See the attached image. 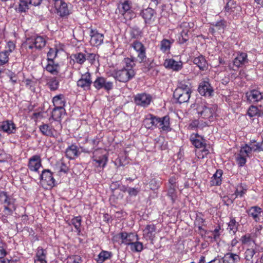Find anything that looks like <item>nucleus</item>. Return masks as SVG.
<instances>
[{
    "instance_id": "f257e3e1",
    "label": "nucleus",
    "mask_w": 263,
    "mask_h": 263,
    "mask_svg": "<svg viewBox=\"0 0 263 263\" xmlns=\"http://www.w3.org/2000/svg\"><path fill=\"white\" fill-rule=\"evenodd\" d=\"M196 110L199 118L206 120L204 122L206 125L213 121L216 114V108L214 106L201 103L197 104Z\"/></svg>"
},
{
    "instance_id": "f03ea898",
    "label": "nucleus",
    "mask_w": 263,
    "mask_h": 263,
    "mask_svg": "<svg viewBox=\"0 0 263 263\" xmlns=\"http://www.w3.org/2000/svg\"><path fill=\"white\" fill-rule=\"evenodd\" d=\"M15 199L9 196L4 191L0 192V202L4 204V213L7 215H12L15 211Z\"/></svg>"
},
{
    "instance_id": "7ed1b4c3",
    "label": "nucleus",
    "mask_w": 263,
    "mask_h": 263,
    "mask_svg": "<svg viewBox=\"0 0 263 263\" xmlns=\"http://www.w3.org/2000/svg\"><path fill=\"white\" fill-rule=\"evenodd\" d=\"M136 72L133 68H123L120 70H115L112 73V77L120 82L126 83L132 79Z\"/></svg>"
},
{
    "instance_id": "20e7f679",
    "label": "nucleus",
    "mask_w": 263,
    "mask_h": 263,
    "mask_svg": "<svg viewBox=\"0 0 263 263\" xmlns=\"http://www.w3.org/2000/svg\"><path fill=\"white\" fill-rule=\"evenodd\" d=\"M25 44L30 49L34 48L36 49L41 50L46 45V41L43 36L34 35L27 37Z\"/></svg>"
},
{
    "instance_id": "39448f33",
    "label": "nucleus",
    "mask_w": 263,
    "mask_h": 263,
    "mask_svg": "<svg viewBox=\"0 0 263 263\" xmlns=\"http://www.w3.org/2000/svg\"><path fill=\"white\" fill-rule=\"evenodd\" d=\"M131 8L132 2L128 0L124 1L118 6L119 13L126 20H130L134 15V13L131 10Z\"/></svg>"
},
{
    "instance_id": "423d86ee",
    "label": "nucleus",
    "mask_w": 263,
    "mask_h": 263,
    "mask_svg": "<svg viewBox=\"0 0 263 263\" xmlns=\"http://www.w3.org/2000/svg\"><path fill=\"white\" fill-rule=\"evenodd\" d=\"M94 87L98 90L104 88L106 91H109L113 88V83L106 81L105 78L102 77H97L93 82Z\"/></svg>"
},
{
    "instance_id": "0eeeda50",
    "label": "nucleus",
    "mask_w": 263,
    "mask_h": 263,
    "mask_svg": "<svg viewBox=\"0 0 263 263\" xmlns=\"http://www.w3.org/2000/svg\"><path fill=\"white\" fill-rule=\"evenodd\" d=\"M134 100L137 105L145 107L150 104L152 97L145 93H138L134 96Z\"/></svg>"
},
{
    "instance_id": "6e6552de",
    "label": "nucleus",
    "mask_w": 263,
    "mask_h": 263,
    "mask_svg": "<svg viewBox=\"0 0 263 263\" xmlns=\"http://www.w3.org/2000/svg\"><path fill=\"white\" fill-rule=\"evenodd\" d=\"M92 83L91 74L89 72L82 74L81 78L77 81L78 86L81 87L84 90H89Z\"/></svg>"
},
{
    "instance_id": "1a4fd4ad",
    "label": "nucleus",
    "mask_w": 263,
    "mask_h": 263,
    "mask_svg": "<svg viewBox=\"0 0 263 263\" xmlns=\"http://www.w3.org/2000/svg\"><path fill=\"white\" fill-rule=\"evenodd\" d=\"M191 92L184 91L181 89H175L173 93V97L180 104L187 102L191 96Z\"/></svg>"
},
{
    "instance_id": "9d476101",
    "label": "nucleus",
    "mask_w": 263,
    "mask_h": 263,
    "mask_svg": "<svg viewBox=\"0 0 263 263\" xmlns=\"http://www.w3.org/2000/svg\"><path fill=\"white\" fill-rule=\"evenodd\" d=\"M133 47L137 52V58L140 63L144 62L146 59L145 48L144 45L139 41H135L133 43Z\"/></svg>"
},
{
    "instance_id": "9b49d317",
    "label": "nucleus",
    "mask_w": 263,
    "mask_h": 263,
    "mask_svg": "<svg viewBox=\"0 0 263 263\" xmlns=\"http://www.w3.org/2000/svg\"><path fill=\"white\" fill-rule=\"evenodd\" d=\"M190 140L192 143L196 148H203V149L202 151V152H204L205 154H207L208 153V151L205 148L206 146L205 140L202 137L198 134L192 135L191 136Z\"/></svg>"
},
{
    "instance_id": "f8f14e48",
    "label": "nucleus",
    "mask_w": 263,
    "mask_h": 263,
    "mask_svg": "<svg viewBox=\"0 0 263 263\" xmlns=\"http://www.w3.org/2000/svg\"><path fill=\"white\" fill-rule=\"evenodd\" d=\"M54 7L57 11V14L61 17L67 16L70 13V10L68 4L64 1H60V2L58 1Z\"/></svg>"
},
{
    "instance_id": "ddd939ff",
    "label": "nucleus",
    "mask_w": 263,
    "mask_h": 263,
    "mask_svg": "<svg viewBox=\"0 0 263 263\" xmlns=\"http://www.w3.org/2000/svg\"><path fill=\"white\" fill-rule=\"evenodd\" d=\"M41 181L45 184L53 186L55 185V180L52 173L48 169L44 170L40 176Z\"/></svg>"
},
{
    "instance_id": "4468645a",
    "label": "nucleus",
    "mask_w": 263,
    "mask_h": 263,
    "mask_svg": "<svg viewBox=\"0 0 263 263\" xmlns=\"http://www.w3.org/2000/svg\"><path fill=\"white\" fill-rule=\"evenodd\" d=\"M41 166L42 160L40 155H33L29 159L28 167L30 171L37 172Z\"/></svg>"
},
{
    "instance_id": "2eb2a0df",
    "label": "nucleus",
    "mask_w": 263,
    "mask_h": 263,
    "mask_svg": "<svg viewBox=\"0 0 263 263\" xmlns=\"http://www.w3.org/2000/svg\"><path fill=\"white\" fill-rule=\"evenodd\" d=\"M248 101L251 103L257 102L263 99V93L256 89L251 90L246 93Z\"/></svg>"
},
{
    "instance_id": "dca6fc26",
    "label": "nucleus",
    "mask_w": 263,
    "mask_h": 263,
    "mask_svg": "<svg viewBox=\"0 0 263 263\" xmlns=\"http://www.w3.org/2000/svg\"><path fill=\"white\" fill-rule=\"evenodd\" d=\"M91 37L90 43L91 45L98 46L103 43L104 39V35L100 33L97 30L91 29L90 32Z\"/></svg>"
},
{
    "instance_id": "f3484780",
    "label": "nucleus",
    "mask_w": 263,
    "mask_h": 263,
    "mask_svg": "<svg viewBox=\"0 0 263 263\" xmlns=\"http://www.w3.org/2000/svg\"><path fill=\"white\" fill-rule=\"evenodd\" d=\"M0 128L8 134H14L16 127L12 120H6L0 123Z\"/></svg>"
},
{
    "instance_id": "a211bd4d",
    "label": "nucleus",
    "mask_w": 263,
    "mask_h": 263,
    "mask_svg": "<svg viewBox=\"0 0 263 263\" xmlns=\"http://www.w3.org/2000/svg\"><path fill=\"white\" fill-rule=\"evenodd\" d=\"M156 14L154 9L147 8L141 11L140 15L144 20L145 24H151L154 20V15Z\"/></svg>"
},
{
    "instance_id": "6ab92c4d",
    "label": "nucleus",
    "mask_w": 263,
    "mask_h": 263,
    "mask_svg": "<svg viewBox=\"0 0 263 263\" xmlns=\"http://www.w3.org/2000/svg\"><path fill=\"white\" fill-rule=\"evenodd\" d=\"M211 25L212 27L210 28L209 30L212 33H214L216 32H218L220 33H223L227 27V22L224 20H221L217 22H213L211 23Z\"/></svg>"
},
{
    "instance_id": "aec40b11",
    "label": "nucleus",
    "mask_w": 263,
    "mask_h": 263,
    "mask_svg": "<svg viewBox=\"0 0 263 263\" xmlns=\"http://www.w3.org/2000/svg\"><path fill=\"white\" fill-rule=\"evenodd\" d=\"M198 90L201 95L205 97H211L213 92V89L210 83L205 81L200 84Z\"/></svg>"
},
{
    "instance_id": "412c9836",
    "label": "nucleus",
    "mask_w": 263,
    "mask_h": 263,
    "mask_svg": "<svg viewBox=\"0 0 263 263\" xmlns=\"http://www.w3.org/2000/svg\"><path fill=\"white\" fill-rule=\"evenodd\" d=\"M164 65L166 68L171 69L176 71H179L182 68V62L176 61L173 59L165 60Z\"/></svg>"
},
{
    "instance_id": "4be33fe9",
    "label": "nucleus",
    "mask_w": 263,
    "mask_h": 263,
    "mask_svg": "<svg viewBox=\"0 0 263 263\" xmlns=\"http://www.w3.org/2000/svg\"><path fill=\"white\" fill-rule=\"evenodd\" d=\"M81 154L76 144H71L69 146L65 151V155L69 159H74Z\"/></svg>"
},
{
    "instance_id": "5701e85b",
    "label": "nucleus",
    "mask_w": 263,
    "mask_h": 263,
    "mask_svg": "<svg viewBox=\"0 0 263 263\" xmlns=\"http://www.w3.org/2000/svg\"><path fill=\"white\" fill-rule=\"evenodd\" d=\"M221 259L222 263H239L240 261V257L236 253L229 252L225 254Z\"/></svg>"
},
{
    "instance_id": "b1692460",
    "label": "nucleus",
    "mask_w": 263,
    "mask_h": 263,
    "mask_svg": "<svg viewBox=\"0 0 263 263\" xmlns=\"http://www.w3.org/2000/svg\"><path fill=\"white\" fill-rule=\"evenodd\" d=\"M193 63L196 64L200 70L205 71L208 68V64L204 56L200 55L193 60Z\"/></svg>"
},
{
    "instance_id": "393cba45",
    "label": "nucleus",
    "mask_w": 263,
    "mask_h": 263,
    "mask_svg": "<svg viewBox=\"0 0 263 263\" xmlns=\"http://www.w3.org/2000/svg\"><path fill=\"white\" fill-rule=\"evenodd\" d=\"M156 227L154 224L147 225L143 230V236L147 239L153 240L155 237Z\"/></svg>"
},
{
    "instance_id": "a878e982",
    "label": "nucleus",
    "mask_w": 263,
    "mask_h": 263,
    "mask_svg": "<svg viewBox=\"0 0 263 263\" xmlns=\"http://www.w3.org/2000/svg\"><path fill=\"white\" fill-rule=\"evenodd\" d=\"M248 62L247 54L242 52L238 54L233 61V65L236 68H239L241 65Z\"/></svg>"
},
{
    "instance_id": "bb28decb",
    "label": "nucleus",
    "mask_w": 263,
    "mask_h": 263,
    "mask_svg": "<svg viewBox=\"0 0 263 263\" xmlns=\"http://www.w3.org/2000/svg\"><path fill=\"white\" fill-rule=\"evenodd\" d=\"M39 129L42 134L46 136L53 137L55 130L52 127L48 124H43L39 126Z\"/></svg>"
},
{
    "instance_id": "cd10ccee",
    "label": "nucleus",
    "mask_w": 263,
    "mask_h": 263,
    "mask_svg": "<svg viewBox=\"0 0 263 263\" xmlns=\"http://www.w3.org/2000/svg\"><path fill=\"white\" fill-rule=\"evenodd\" d=\"M261 212V209L257 206H252L247 211V213L249 216L252 217L256 222H258L259 220L258 215L260 214Z\"/></svg>"
},
{
    "instance_id": "c85d7f7f",
    "label": "nucleus",
    "mask_w": 263,
    "mask_h": 263,
    "mask_svg": "<svg viewBox=\"0 0 263 263\" xmlns=\"http://www.w3.org/2000/svg\"><path fill=\"white\" fill-rule=\"evenodd\" d=\"M222 171L221 170H218L216 173L213 175L210 181L211 186L219 185L221 184V176Z\"/></svg>"
},
{
    "instance_id": "c756f323",
    "label": "nucleus",
    "mask_w": 263,
    "mask_h": 263,
    "mask_svg": "<svg viewBox=\"0 0 263 263\" xmlns=\"http://www.w3.org/2000/svg\"><path fill=\"white\" fill-rule=\"evenodd\" d=\"M174 40L173 39L168 40L166 39H163L160 45V49L161 51L164 53L168 52L171 47L172 44L174 43Z\"/></svg>"
},
{
    "instance_id": "7c9ffc66",
    "label": "nucleus",
    "mask_w": 263,
    "mask_h": 263,
    "mask_svg": "<svg viewBox=\"0 0 263 263\" xmlns=\"http://www.w3.org/2000/svg\"><path fill=\"white\" fill-rule=\"evenodd\" d=\"M85 52H77L71 55V59L74 63L80 65L83 64L86 61Z\"/></svg>"
},
{
    "instance_id": "2f4dec72",
    "label": "nucleus",
    "mask_w": 263,
    "mask_h": 263,
    "mask_svg": "<svg viewBox=\"0 0 263 263\" xmlns=\"http://www.w3.org/2000/svg\"><path fill=\"white\" fill-rule=\"evenodd\" d=\"M93 161L97 164V166L103 168L105 166L108 161V156L106 155H103L99 157L93 156Z\"/></svg>"
},
{
    "instance_id": "473e14b6",
    "label": "nucleus",
    "mask_w": 263,
    "mask_h": 263,
    "mask_svg": "<svg viewBox=\"0 0 263 263\" xmlns=\"http://www.w3.org/2000/svg\"><path fill=\"white\" fill-rule=\"evenodd\" d=\"M52 102L54 106V108L64 109V107L65 106V101L62 95L54 97L52 99Z\"/></svg>"
},
{
    "instance_id": "72a5a7b5",
    "label": "nucleus",
    "mask_w": 263,
    "mask_h": 263,
    "mask_svg": "<svg viewBox=\"0 0 263 263\" xmlns=\"http://www.w3.org/2000/svg\"><path fill=\"white\" fill-rule=\"evenodd\" d=\"M59 64H55L53 61H48V64L46 65V70L53 75H57L59 73Z\"/></svg>"
},
{
    "instance_id": "f704fd0d",
    "label": "nucleus",
    "mask_w": 263,
    "mask_h": 263,
    "mask_svg": "<svg viewBox=\"0 0 263 263\" xmlns=\"http://www.w3.org/2000/svg\"><path fill=\"white\" fill-rule=\"evenodd\" d=\"M176 89H181L184 91L192 92L191 84L188 80H183L178 82Z\"/></svg>"
},
{
    "instance_id": "c9c22d12",
    "label": "nucleus",
    "mask_w": 263,
    "mask_h": 263,
    "mask_svg": "<svg viewBox=\"0 0 263 263\" xmlns=\"http://www.w3.org/2000/svg\"><path fill=\"white\" fill-rule=\"evenodd\" d=\"M160 129L164 131H170L171 129L170 123V117L168 116H165L160 118Z\"/></svg>"
},
{
    "instance_id": "e433bc0d",
    "label": "nucleus",
    "mask_w": 263,
    "mask_h": 263,
    "mask_svg": "<svg viewBox=\"0 0 263 263\" xmlns=\"http://www.w3.org/2000/svg\"><path fill=\"white\" fill-rule=\"evenodd\" d=\"M237 8H239L237 2L235 0H228L224 7V11L229 13L234 12Z\"/></svg>"
},
{
    "instance_id": "4c0bfd02",
    "label": "nucleus",
    "mask_w": 263,
    "mask_h": 263,
    "mask_svg": "<svg viewBox=\"0 0 263 263\" xmlns=\"http://www.w3.org/2000/svg\"><path fill=\"white\" fill-rule=\"evenodd\" d=\"M131 236H134L132 233H127L125 232H122L118 234L119 238L122 239V243L129 245L131 242Z\"/></svg>"
},
{
    "instance_id": "58836bf2",
    "label": "nucleus",
    "mask_w": 263,
    "mask_h": 263,
    "mask_svg": "<svg viewBox=\"0 0 263 263\" xmlns=\"http://www.w3.org/2000/svg\"><path fill=\"white\" fill-rule=\"evenodd\" d=\"M256 253L254 249H247L245 252V259L246 263H253V257Z\"/></svg>"
},
{
    "instance_id": "ea45409f",
    "label": "nucleus",
    "mask_w": 263,
    "mask_h": 263,
    "mask_svg": "<svg viewBox=\"0 0 263 263\" xmlns=\"http://www.w3.org/2000/svg\"><path fill=\"white\" fill-rule=\"evenodd\" d=\"M47 256V251L42 247H38L36 249V253L34 259H46Z\"/></svg>"
},
{
    "instance_id": "a19ab883",
    "label": "nucleus",
    "mask_w": 263,
    "mask_h": 263,
    "mask_svg": "<svg viewBox=\"0 0 263 263\" xmlns=\"http://www.w3.org/2000/svg\"><path fill=\"white\" fill-rule=\"evenodd\" d=\"M111 252L102 251L98 255V257L96 259V261L98 263H102L106 259L109 258L111 257Z\"/></svg>"
},
{
    "instance_id": "79ce46f5",
    "label": "nucleus",
    "mask_w": 263,
    "mask_h": 263,
    "mask_svg": "<svg viewBox=\"0 0 263 263\" xmlns=\"http://www.w3.org/2000/svg\"><path fill=\"white\" fill-rule=\"evenodd\" d=\"M47 86L51 91L57 90L59 85V82L56 78H52L48 80Z\"/></svg>"
},
{
    "instance_id": "37998d69",
    "label": "nucleus",
    "mask_w": 263,
    "mask_h": 263,
    "mask_svg": "<svg viewBox=\"0 0 263 263\" xmlns=\"http://www.w3.org/2000/svg\"><path fill=\"white\" fill-rule=\"evenodd\" d=\"M11 52L12 50L9 49V50H4L0 52V63L2 65L5 64L8 62V56Z\"/></svg>"
},
{
    "instance_id": "c03bdc74",
    "label": "nucleus",
    "mask_w": 263,
    "mask_h": 263,
    "mask_svg": "<svg viewBox=\"0 0 263 263\" xmlns=\"http://www.w3.org/2000/svg\"><path fill=\"white\" fill-rule=\"evenodd\" d=\"M142 31L137 26H134L130 28V34L132 38L137 39L142 35Z\"/></svg>"
},
{
    "instance_id": "a18cd8bd",
    "label": "nucleus",
    "mask_w": 263,
    "mask_h": 263,
    "mask_svg": "<svg viewBox=\"0 0 263 263\" xmlns=\"http://www.w3.org/2000/svg\"><path fill=\"white\" fill-rule=\"evenodd\" d=\"M129 246H130V250L134 252H140L143 249L142 243L139 241L131 242Z\"/></svg>"
},
{
    "instance_id": "49530a36",
    "label": "nucleus",
    "mask_w": 263,
    "mask_h": 263,
    "mask_svg": "<svg viewBox=\"0 0 263 263\" xmlns=\"http://www.w3.org/2000/svg\"><path fill=\"white\" fill-rule=\"evenodd\" d=\"M189 30H182V31L180 33V36H179L178 39V42L180 44H182L185 43L186 41L189 40Z\"/></svg>"
},
{
    "instance_id": "de8ad7c7",
    "label": "nucleus",
    "mask_w": 263,
    "mask_h": 263,
    "mask_svg": "<svg viewBox=\"0 0 263 263\" xmlns=\"http://www.w3.org/2000/svg\"><path fill=\"white\" fill-rule=\"evenodd\" d=\"M251 151L249 147V144H246L244 146H242L239 151V154L241 156L246 157H250Z\"/></svg>"
},
{
    "instance_id": "09e8293b",
    "label": "nucleus",
    "mask_w": 263,
    "mask_h": 263,
    "mask_svg": "<svg viewBox=\"0 0 263 263\" xmlns=\"http://www.w3.org/2000/svg\"><path fill=\"white\" fill-rule=\"evenodd\" d=\"M238 226V223L236 222L234 218H232L231 219L228 224V228L230 231H232L233 232V233L235 234L236 231H237V227Z\"/></svg>"
},
{
    "instance_id": "8fccbe9b",
    "label": "nucleus",
    "mask_w": 263,
    "mask_h": 263,
    "mask_svg": "<svg viewBox=\"0 0 263 263\" xmlns=\"http://www.w3.org/2000/svg\"><path fill=\"white\" fill-rule=\"evenodd\" d=\"M81 217L80 216L72 218L71 220V223L73 225L76 230L80 232V227L81 224Z\"/></svg>"
},
{
    "instance_id": "3c124183",
    "label": "nucleus",
    "mask_w": 263,
    "mask_h": 263,
    "mask_svg": "<svg viewBox=\"0 0 263 263\" xmlns=\"http://www.w3.org/2000/svg\"><path fill=\"white\" fill-rule=\"evenodd\" d=\"M247 113L250 117H258L259 109L255 106L251 105L248 109Z\"/></svg>"
},
{
    "instance_id": "603ef678",
    "label": "nucleus",
    "mask_w": 263,
    "mask_h": 263,
    "mask_svg": "<svg viewBox=\"0 0 263 263\" xmlns=\"http://www.w3.org/2000/svg\"><path fill=\"white\" fill-rule=\"evenodd\" d=\"M63 109H59L57 108H54L52 110L51 117L56 121L59 120L62 115V110Z\"/></svg>"
},
{
    "instance_id": "864d4df0",
    "label": "nucleus",
    "mask_w": 263,
    "mask_h": 263,
    "mask_svg": "<svg viewBox=\"0 0 263 263\" xmlns=\"http://www.w3.org/2000/svg\"><path fill=\"white\" fill-rule=\"evenodd\" d=\"M58 52V49L57 48H50L47 53L48 61H53L54 59L57 57Z\"/></svg>"
},
{
    "instance_id": "5fc2aeb1",
    "label": "nucleus",
    "mask_w": 263,
    "mask_h": 263,
    "mask_svg": "<svg viewBox=\"0 0 263 263\" xmlns=\"http://www.w3.org/2000/svg\"><path fill=\"white\" fill-rule=\"evenodd\" d=\"M124 63L125 64V66L123 68L133 69V67L135 66V58H125Z\"/></svg>"
},
{
    "instance_id": "6e6d98bb",
    "label": "nucleus",
    "mask_w": 263,
    "mask_h": 263,
    "mask_svg": "<svg viewBox=\"0 0 263 263\" xmlns=\"http://www.w3.org/2000/svg\"><path fill=\"white\" fill-rule=\"evenodd\" d=\"M28 2L25 0H21L20 3L19 4V6L18 8V11L19 12H26L28 9Z\"/></svg>"
},
{
    "instance_id": "4d7b16f0",
    "label": "nucleus",
    "mask_w": 263,
    "mask_h": 263,
    "mask_svg": "<svg viewBox=\"0 0 263 263\" xmlns=\"http://www.w3.org/2000/svg\"><path fill=\"white\" fill-rule=\"evenodd\" d=\"M246 158L247 157L241 156V155L238 154L236 158L237 164L240 166H243L246 163Z\"/></svg>"
},
{
    "instance_id": "13d9d810",
    "label": "nucleus",
    "mask_w": 263,
    "mask_h": 263,
    "mask_svg": "<svg viewBox=\"0 0 263 263\" xmlns=\"http://www.w3.org/2000/svg\"><path fill=\"white\" fill-rule=\"evenodd\" d=\"M255 141H251V142L249 144V147H250V149L251 151L253 152H260V145L259 143H257L256 144H254L255 143Z\"/></svg>"
},
{
    "instance_id": "bf43d9fd",
    "label": "nucleus",
    "mask_w": 263,
    "mask_h": 263,
    "mask_svg": "<svg viewBox=\"0 0 263 263\" xmlns=\"http://www.w3.org/2000/svg\"><path fill=\"white\" fill-rule=\"evenodd\" d=\"M240 240L242 245L248 244L252 240L251 237V234H246L245 235H243L241 236Z\"/></svg>"
},
{
    "instance_id": "052dcab7",
    "label": "nucleus",
    "mask_w": 263,
    "mask_h": 263,
    "mask_svg": "<svg viewBox=\"0 0 263 263\" xmlns=\"http://www.w3.org/2000/svg\"><path fill=\"white\" fill-rule=\"evenodd\" d=\"M58 164L60 166L59 172H63L65 174L68 173L69 171V167L62 160H61V161Z\"/></svg>"
},
{
    "instance_id": "680f3d73",
    "label": "nucleus",
    "mask_w": 263,
    "mask_h": 263,
    "mask_svg": "<svg viewBox=\"0 0 263 263\" xmlns=\"http://www.w3.org/2000/svg\"><path fill=\"white\" fill-rule=\"evenodd\" d=\"M5 243L2 240H0V259L4 258L7 254V252L4 247Z\"/></svg>"
},
{
    "instance_id": "e2e57ef3",
    "label": "nucleus",
    "mask_w": 263,
    "mask_h": 263,
    "mask_svg": "<svg viewBox=\"0 0 263 263\" xmlns=\"http://www.w3.org/2000/svg\"><path fill=\"white\" fill-rule=\"evenodd\" d=\"M85 55H86V61L88 60L90 63H93L95 61L96 54L94 53H90L87 52L85 50Z\"/></svg>"
},
{
    "instance_id": "0e129e2a",
    "label": "nucleus",
    "mask_w": 263,
    "mask_h": 263,
    "mask_svg": "<svg viewBox=\"0 0 263 263\" xmlns=\"http://www.w3.org/2000/svg\"><path fill=\"white\" fill-rule=\"evenodd\" d=\"M127 192L129 196H135L138 194L139 189L138 188L129 187L127 190Z\"/></svg>"
},
{
    "instance_id": "69168bd1",
    "label": "nucleus",
    "mask_w": 263,
    "mask_h": 263,
    "mask_svg": "<svg viewBox=\"0 0 263 263\" xmlns=\"http://www.w3.org/2000/svg\"><path fill=\"white\" fill-rule=\"evenodd\" d=\"M151 118L152 122V124H153V126H157L159 128L161 118L156 117L155 116H151Z\"/></svg>"
},
{
    "instance_id": "338daca9",
    "label": "nucleus",
    "mask_w": 263,
    "mask_h": 263,
    "mask_svg": "<svg viewBox=\"0 0 263 263\" xmlns=\"http://www.w3.org/2000/svg\"><path fill=\"white\" fill-rule=\"evenodd\" d=\"M144 124L145 127L148 129L153 128V124L151 121V118H146L144 120Z\"/></svg>"
},
{
    "instance_id": "774afa93",
    "label": "nucleus",
    "mask_w": 263,
    "mask_h": 263,
    "mask_svg": "<svg viewBox=\"0 0 263 263\" xmlns=\"http://www.w3.org/2000/svg\"><path fill=\"white\" fill-rule=\"evenodd\" d=\"M175 186H170L168 190L167 195L171 197L172 199H173L174 197L175 196Z\"/></svg>"
}]
</instances>
